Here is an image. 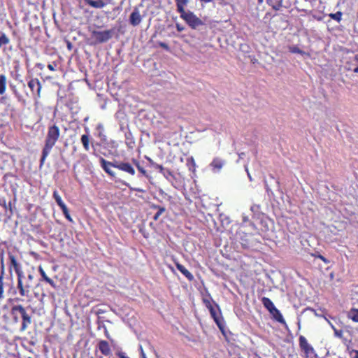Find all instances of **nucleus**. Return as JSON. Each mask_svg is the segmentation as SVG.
Masks as SVG:
<instances>
[{
  "mask_svg": "<svg viewBox=\"0 0 358 358\" xmlns=\"http://www.w3.org/2000/svg\"><path fill=\"white\" fill-rule=\"evenodd\" d=\"M60 137V129L59 127L53 124L50 126L48 129L47 136L45 140V145L42 150V155L40 160V166H43L45 161L50 154L51 150L56 144L57 141Z\"/></svg>",
  "mask_w": 358,
  "mask_h": 358,
  "instance_id": "obj_1",
  "label": "nucleus"
},
{
  "mask_svg": "<svg viewBox=\"0 0 358 358\" xmlns=\"http://www.w3.org/2000/svg\"><path fill=\"white\" fill-rule=\"evenodd\" d=\"M202 301L208 309L211 317L219 329L223 332L224 331V320L219 306L213 300L210 294L208 292L203 296Z\"/></svg>",
  "mask_w": 358,
  "mask_h": 358,
  "instance_id": "obj_2",
  "label": "nucleus"
},
{
  "mask_svg": "<svg viewBox=\"0 0 358 358\" xmlns=\"http://www.w3.org/2000/svg\"><path fill=\"white\" fill-rule=\"evenodd\" d=\"M17 289L20 295L23 297H29L34 287L35 272L34 270L27 272L26 275L22 271L17 276Z\"/></svg>",
  "mask_w": 358,
  "mask_h": 358,
  "instance_id": "obj_3",
  "label": "nucleus"
},
{
  "mask_svg": "<svg viewBox=\"0 0 358 358\" xmlns=\"http://www.w3.org/2000/svg\"><path fill=\"white\" fill-rule=\"evenodd\" d=\"M17 313L20 314L22 319L21 330L24 331L31 323V317L27 314L25 308L22 305L13 306L11 308V314L13 315V318L15 322H17L18 320V317L16 315Z\"/></svg>",
  "mask_w": 358,
  "mask_h": 358,
  "instance_id": "obj_4",
  "label": "nucleus"
},
{
  "mask_svg": "<svg viewBox=\"0 0 358 358\" xmlns=\"http://www.w3.org/2000/svg\"><path fill=\"white\" fill-rule=\"evenodd\" d=\"M91 37L94 40V43H103L113 38L114 29H107L103 31L90 30Z\"/></svg>",
  "mask_w": 358,
  "mask_h": 358,
  "instance_id": "obj_5",
  "label": "nucleus"
},
{
  "mask_svg": "<svg viewBox=\"0 0 358 358\" xmlns=\"http://www.w3.org/2000/svg\"><path fill=\"white\" fill-rule=\"evenodd\" d=\"M180 17L188 24L192 29H196L199 26L203 25V21L199 18L194 13L191 11L181 13Z\"/></svg>",
  "mask_w": 358,
  "mask_h": 358,
  "instance_id": "obj_6",
  "label": "nucleus"
},
{
  "mask_svg": "<svg viewBox=\"0 0 358 358\" xmlns=\"http://www.w3.org/2000/svg\"><path fill=\"white\" fill-rule=\"evenodd\" d=\"M29 88L31 91L34 99L41 98V92L42 85L38 78H31L27 83Z\"/></svg>",
  "mask_w": 358,
  "mask_h": 358,
  "instance_id": "obj_7",
  "label": "nucleus"
},
{
  "mask_svg": "<svg viewBox=\"0 0 358 358\" xmlns=\"http://www.w3.org/2000/svg\"><path fill=\"white\" fill-rule=\"evenodd\" d=\"M53 198L55 200L57 204L60 207L64 217L66 220H68L69 222H73V219L71 217L69 214V209L66 204L64 203V201L62 199V197L59 194L57 190H55L53 192Z\"/></svg>",
  "mask_w": 358,
  "mask_h": 358,
  "instance_id": "obj_8",
  "label": "nucleus"
},
{
  "mask_svg": "<svg viewBox=\"0 0 358 358\" xmlns=\"http://www.w3.org/2000/svg\"><path fill=\"white\" fill-rule=\"evenodd\" d=\"M101 166L104 170V171L108 173L112 178H116V173L114 171L112 170V168H116L117 162H111L106 161L103 158H101L100 159Z\"/></svg>",
  "mask_w": 358,
  "mask_h": 358,
  "instance_id": "obj_9",
  "label": "nucleus"
},
{
  "mask_svg": "<svg viewBox=\"0 0 358 358\" xmlns=\"http://www.w3.org/2000/svg\"><path fill=\"white\" fill-rule=\"evenodd\" d=\"M299 347L303 352L306 357H308L310 355L313 354L315 350L313 346H311L307 339L302 335L299 338Z\"/></svg>",
  "mask_w": 358,
  "mask_h": 358,
  "instance_id": "obj_10",
  "label": "nucleus"
},
{
  "mask_svg": "<svg viewBox=\"0 0 358 358\" xmlns=\"http://www.w3.org/2000/svg\"><path fill=\"white\" fill-rule=\"evenodd\" d=\"M8 258L10 260L9 270L10 271L13 268L17 276L22 272L21 265L17 262L16 257L11 252H8Z\"/></svg>",
  "mask_w": 358,
  "mask_h": 358,
  "instance_id": "obj_11",
  "label": "nucleus"
},
{
  "mask_svg": "<svg viewBox=\"0 0 358 358\" xmlns=\"http://www.w3.org/2000/svg\"><path fill=\"white\" fill-rule=\"evenodd\" d=\"M116 169L124 171L131 176H134L136 173L134 168L129 162H117Z\"/></svg>",
  "mask_w": 358,
  "mask_h": 358,
  "instance_id": "obj_12",
  "label": "nucleus"
},
{
  "mask_svg": "<svg viewBox=\"0 0 358 358\" xmlns=\"http://www.w3.org/2000/svg\"><path fill=\"white\" fill-rule=\"evenodd\" d=\"M97 348L102 355L110 356L111 355V348L109 343L106 340H100L98 342Z\"/></svg>",
  "mask_w": 358,
  "mask_h": 358,
  "instance_id": "obj_13",
  "label": "nucleus"
},
{
  "mask_svg": "<svg viewBox=\"0 0 358 358\" xmlns=\"http://www.w3.org/2000/svg\"><path fill=\"white\" fill-rule=\"evenodd\" d=\"M142 20V17L140 14L139 10L137 8H135L133 12L131 13L129 17V22L134 26H138Z\"/></svg>",
  "mask_w": 358,
  "mask_h": 358,
  "instance_id": "obj_14",
  "label": "nucleus"
},
{
  "mask_svg": "<svg viewBox=\"0 0 358 358\" xmlns=\"http://www.w3.org/2000/svg\"><path fill=\"white\" fill-rule=\"evenodd\" d=\"M225 164V161L220 157H215L211 162L210 166L211 169L214 172H219L224 165Z\"/></svg>",
  "mask_w": 358,
  "mask_h": 358,
  "instance_id": "obj_15",
  "label": "nucleus"
},
{
  "mask_svg": "<svg viewBox=\"0 0 358 358\" xmlns=\"http://www.w3.org/2000/svg\"><path fill=\"white\" fill-rule=\"evenodd\" d=\"M175 264L178 270H179L188 280L192 281L194 280V275L183 265L180 264L178 262H175Z\"/></svg>",
  "mask_w": 358,
  "mask_h": 358,
  "instance_id": "obj_16",
  "label": "nucleus"
},
{
  "mask_svg": "<svg viewBox=\"0 0 358 358\" xmlns=\"http://www.w3.org/2000/svg\"><path fill=\"white\" fill-rule=\"evenodd\" d=\"M270 314L272 315L273 320H276L279 323L286 325V322L280 312V310L275 307L270 312Z\"/></svg>",
  "mask_w": 358,
  "mask_h": 358,
  "instance_id": "obj_17",
  "label": "nucleus"
},
{
  "mask_svg": "<svg viewBox=\"0 0 358 358\" xmlns=\"http://www.w3.org/2000/svg\"><path fill=\"white\" fill-rule=\"evenodd\" d=\"M85 3L94 8H102L106 3L103 0H84Z\"/></svg>",
  "mask_w": 358,
  "mask_h": 358,
  "instance_id": "obj_18",
  "label": "nucleus"
},
{
  "mask_svg": "<svg viewBox=\"0 0 358 358\" xmlns=\"http://www.w3.org/2000/svg\"><path fill=\"white\" fill-rule=\"evenodd\" d=\"M38 271L43 280H45L47 283H48L54 289H57V286L56 283L46 275L45 272L44 271L41 266H39Z\"/></svg>",
  "mask_w": 358,
  "mask_h": 358,
  "instance_id": "obj_19",
  "label": "nucleus"
},
{
  "mask_svg": "<svg viewBox=\"0 0 358 358\" xmlns=\"http://www.w3.org/2000/svg\"><path fill=\"white\" fill-rule=\"evenodd\" d=\"M347 317L354 322L358 323V308H352L347 313Z\"/></svg>",
  "mask_w": 358,
  "mask_h": 358,
  "instance_id": "obj_20",
  "label": "nucleus"
},
{
  "mask_svg": "<svg viewBox=\"0 0 358 358\" xmlns=\"http://www.w3.org/2000/svg\"><path fill=\"white\" fill-rule=\"evenodd\" d=\"M10 39L6 35V34L2 33L0 35V49L3 50V52L6 51V46L9 44Z\"/></svg>",
  "mask_w": 358,
  "mask_h": 358,
  "instance_id": "obj_21",
  "label": "nucleus"
},
{
  "mask_svg": "<svg viewBox=\"0 0 358 358\" xmlns=\"http://www.w3.org/2000/svg\"><path fill=\"white\" fill-rule=\"evenodd\" d=\"M261 301L264 306L268 310L269 313L275 307L272 301L268 297L264 296L262 299Z\"/></svg>",
  "mask_w": 358,
  "mask_h": 358,
  "instance_id": "obj_22",
  "label": "nucleus"
},
{
  "mask_svg": "<svg viewBox=\"0 0 358 358\" xmlns=\"http://www.w3.org/2000/svg\"><path fill=\"white\" fill-rule=\"evenodd\" d=\"M80 141H81V143L83 145L85 150L89 151L90 150V138L89 134H86L82 135V136L80 138Z\"/></svg>",
  "mask_w": 358,
  "mask_h": 358,
  "instance_id": "obj_23",
  "label": "nucleus"
},
{
  "mask_svg": "<svg viewBox=\"0 0 358 358\" xmlns=\"http://www.w3.org/2000/svg\"><path fill=\"white\" fill-rule=\"evenodd\" d=\"M6 76L4 74L0 75V94H3L6 90Z\"/></svg>",
  "mask_w": 358,
  "mask_h": 358,
  "instance_id": "obj_24",
  "label": "nucleus"
},
{
  "mask_svg": "<svg viewBox=\"0 0 358 358\" xmlns=\"http://www.w3.org/2000/svg\"><path fill=\"white\" fill-rule=\"evenodd\" d=\"M176 1L177 11L179 13H184L185 7L188 3V0H175Z\"/></svg>",
  "mask_w": 358,
  "mask_h": 358,
  "instance_id": "obj_25",
  "label": "nucleus"
},
{
  "mask_svg": "<svg viewBox=\"0 0 358 358\" xmlns=\"http://www.w3.org/2000/svg\"><path fill=\"white\" fill-rule=\"evenodd\" d=\"M133 162L140 173H141L143 176H145L147 178H149V175L147 171L142 166H141V164L138 160L134 159Z\"/></svg>",
  "mask_w": 358,
  "mask_h": 358,
  "instance_id": "obj_26",
  "label": "nucleus"
},
{
  "mask_svg": "<svg viewBox=\"0 0 358 358\" xmlns=\"http://www.w3.org/2000/svg\"><path fill=\"white\" fill-rule=\"evenodd\" d=\"M267 3L275 10H278L282 6V2L275 0H267Z\"/></svg>",
  "mask_w": 358,
  "mask_h": 358,
  "instance_id": "obj_27",
  "label": "nucleus"
},
{
  "mask_svg": "<svg viewBox=\"0 0 358 358\" xmlns=\"http://www.w3.org/2000/svg\"><path fill=\"white\" fill-rule=\"evenodd\" d=\"M115 182H119V183H121L122 185H124L128 187L129 188V189L131 191H135V192H144V190L141 188H134V187H131L128 182H127L122 180L115 179Z\"/></svg>",
  "mask_w": 358,
  "mask_h": 358,
  "instance_id": "obj_28",
  "label": "nucleus"
},
{
  "mask_svg": "<svg viewBox=\"0 0 358 358\" xmlns=\"http://www.w3.org/2000/svg\"><path fill=\"white\" fill-rule=\"evenodd\" d=\"M331 327L334 331V336L342 341L345 338L343 336V331L342 329H336L333 324H331Z\"/></svg>",
  "mask_w": 358,
  "mask_h": 358,
  "instance_id": "obj_29",
  "label": "nucleus"
},
{
  "mask_svg": "<svg viewBox=\"0 0 358 358\" xmlns=\"http://www.w3.org/2000/svg\"><path fill=\"white\" fill-rule=\"evenodd\" d=\"M342 343L346 347L347 352H350L353 348H352V339H348L345 337L342 340Z\"/></svg>",
  "mask_w": 358,
  "mask_h": 358,
  "instance_id": "obj_30",
  "label": "nucleus"
},
{
  "mask_svg": "<svg viewBox=\"0 0 358 358\" xmlns=\"http://www.w3.org/2000/svg\"><path fill=\"white\" fill-rule=\"evenodd\" d=\"M166 211V208L164 206H162L160 208H158V210L157 213L155 214L153 219L157 221L159 218V217Z\"/></svg>",
  "mask_w": 358,
  "mask_h": 358,
  "instance_id": "obj_31",
  "label": "nucleus"
},
{
  "mask_svg": "<svg viewBox=\"0 0 358 358\" xmlns=\"http://www.w3.org/2000/svg\"><path fill=\"white\" fill-rule=\"evenodd\" d=\"M289 51L291 52V53H298V54H301V55H303L305 52L301 50L299 47H297L296 45H292V46H289Z\"/></svg>",
  "mask_w": 358,
  "mask_h": 358,
  "instance_id": "obj_32",
  "label": "nucleus"
},
{
  "mask_svg": "<svg viewBox=\"0 0 358 358\" xmlns=\"http://www.w3.org/2000/svg\"><path fill=\"white\" fill-rule=\"evenodd\" d=\"M3 275L4 273L3 272H1L0 275V299H2L3 298Z\"/></svg>",
  "mask_w": 358,
  "mask_h": 358,
  "instance_id": "obj_33",
  "label": "nucleus"
},
{
  "mask_svg": "<svg viewBox=\"0 0 358 358\" xmlns=\"http://www.w3.org/2000/svg\"><path fill=\"white\" fill-rule=\"evenodd\" d=\"M329 16L331 19L336 20L337 22H340L342 17V13L338 11L336 13H331Z\"/></svg>",
  "mask_w": 358,
  "mask_h": 358,
  "instance_id": "obj_34",
  "label": "nucleus"
},
{
  "mask_svg": "<svg viewBox=\"0 0 358 358\" xmlns=\"http://www.w3.org/2000/svg\"><path fill=\"white\" fill-rule=\"evenodd\" d=\"M149 161L150 162V163L155 169L158 170L160 173H164L165 169L162 165L156 164L153 162L151 159H149Z\"/></svg>",
  "mask_w": 358,
  "mask_h": 358,
  "instance_id": "obj_35",
  "label": "nucleus"
},
{
  "mask_svg": "<svg viewBox=\"0 0 358 358\" xmlns=\"http://www.w3.org/2000/svg\"><path fill=\"white\" fill-rule=\"evenodd\" d=\"M349 355L351 358H358V350H351L348 352Z\"/></svg>",
  "mask_w": 358,
  "mask_h": 358,
  "instance_id": "obj_36",
  "label": "nucleus"
},
{
  "mask_svg": "<svg viewBox=\"0 0 358 358\" xmlns=\"http://www.w3.org/2000/svg\"><path fill=\"white\" fill-rule=\"evenodd\" d=\"M1 268V272L4 273V262H3V251L0 252Z\"/></svg>",
  "mask_w": 358,
  "mask_h": 358,
  "instance_id": "obj_37",
  "label": "nucleus"
},
{
  "mask_svg": "<svg viewBox=\"0 0 358 358\" xmlns=\"http://www.w3.org/2000/svg\"><path fill=\"white\" fill-rule=\"evenodd\" d=\"M116 356H117L119 358H129L124 352L122 350H118L115 352Z\"/></svg>",
  "mask_w": 358,
  "mask_h": 358,
  "instance_id": "obj_38",
  "label": "nucleus"
},
{
  "mask_svg": "<svg viewBox=\"0 0 358 358\" xmlns=\"http://www.w3.org/2000/svg\"><path fill=\"white\" fill-rule=\"evenodd\" d=\"M158 45L159 47L164 48V50H166L167 51L170 50L169 46L168 45V44H166L164 42L159 41V42H158Z\"/></svg>",
  "mask_w": 358,
  "mask_h": 358,
  "instance_id": "obj_39",
  "label": "nucleus"
},
{
  "mask_svg": "<svg viewBox=\"0 0 358 358\" xmlns=\"http://www.w3.org/2000/svg\"><path fill=\"white\" fill-rule=\"evenodd\" d=\"M176 29L178 31H182L184 30V27L181 26L180 24H176Z\"/></svg>",
  "mask_w": 358,
  "mask_h": 358,
  "instance_id": "obj_40",
  "label": "nucleus"
},
{
  "mask_svg": "<svg viewBox=\"0 0 358 358\" xmlns=\"http://www.w3.org/2000/svg\"><path fill=\"white\" fill-rule=\"evenodd\" d=\"M316 257H317L318 258H320L321 260H322L324 262L327 263L328 262V261L327 260V259L322 256V255H317Z\"/></svg>",
  "mask_w": 358,
  "mask_h": 358,
  "instance_id": "obj_41",
  "label": "nucleus"
},
{
  "mask_svg": "<svg viewBox=\"0 0 358 358\" xmlns=\"http://www.w3.org/2000/svg\"><path fill=\"white\" fill-rule=\"evenodd\" d=\"M48 68L49 70L52 71H54L55 70L54 66L51 64H48Z\"/></svg>",
  "mask_w": 358,
  "mask_h": 358,
  "instance_id": "obj_42",
  "label": "nucleus"
},
{
  "mask_svg": "<svg viewBox=\"0 0 358 358\" xmlns=\"http://www.w3.org/2000/svg\"><path fill=\"white\" fill-rule=\"evenodd\" d=\"M160 207H161L160 206L155 205V204H152L150 206L151 208L156 209V210H158V208H160Z\"/></svg>",
  "mask_w": 358,
  "mask_h": 358,
  "instance_id": "obj_43",
  "label": "nucleus"
},
{
  "mask_svg": "<svg viewBox=\"0 0 358 358\" xmlns=\"http://www.w3.org/2000/svg\"><path fill=\"white\" fill-rule=\"evenodd\" d=\"M199 1L201 2H204V3H210V2H212L213 0H199Z\"/></svg>",
  "mask_w": 358,
  "mask_h": 358,
  "instance_id": "obj_44",
  "label": "nucleus"
},
{
  "mask_svg": "<svg viewBox=\"0 0 358 358\" xmlns=\"http://www.w3.org/2000/svg\"><path fill=\"white\" fill-rule=\"evenodd\" d=\"M353 72L355 73H358V66L355 67L354 69H353Z\"/></svg>",
  "mask_w": 358,
  "mask_h": 358,
  "instance_id": "obj_45",
  "label": "nucleus"
},
{
  "mask_svg": "<svg viewBox=\"0 0 358 358\" xmlns=\"http://www.w3.org/2000/svg\"><path fill=\"white\" fill-rule=\"evenodd\" d=\"M355 60L358 62V53L355 55Z\"/></svg>",
  "mask_w": 358,
  "mask_h": 358,
  "instance_id": "obj_46",
  "label": "nucleus"
},
{
  "mask_svg": "<svg viewBox=\"0 0 358 358\" xmlns=\"http://www.w3.org/2000/svg\"><path fill=\"white\" fill-rule=\"evenodd\" d=\"M106 336L107 338H109V334L108 333L107 330H106Z\"/></svg>",
  "mask_w": 358,
  "mask_h": 358,
  "instance_id": "obj_47",
  "label": "nucleus"
},
{
  "mask_svg": "<svg viewBox=\"0 0 358 358\" xmlns=\"http://www.w3.org/2000/svg\"><path fill=\"white\" fill-rule=\"evenodd\" d=\"M263 1H264V0H258L259 3H263Z\"/></svg>",
  "mask_w": 358,
  "mask_h": 358,
  "instance_id": "obj_48",
  "label": "nucleus"
},
{
  "mask_svg": "<svg viewBox=\"0 0 358 358\" xmlns=\"http://www.w3.org/2000/svg\"><path fill=\"white\" fill-rule=\"evenodd\" d=\"M306 310H312V311L314 310L313 308H308Z\"/></svg>",
  "mask_w": 358,
  "mask_h": 358,
  "instance_id": "obj_49",
  "label": "nucleus"
},
{
  "mask_svg": "<svg viewBox=\"0 0 358 358\" xmlns=\"http://www.w3.org/2000/svg\"><path fill=\"white\" fill-rule=\"evenodd\" d=\"M38 66H40V67H41V69H43V66H42V65H41V64H38Z\"/></svg>",
  "mask_w": 358,
  "mask_h": 358,
  "instance_id": "obj_50",
  "label": "nucleus"
},
{
  "mask_svg": "<svg viewBox=\"0 0 358 358\" xmlns=\"http://www.w3.org/2000/svg\"><path fill=\"white\" fill-rule=\"evenodd\" d=\"M38 66H40V67H41V69H43V66H42V65H41V64H38Z\"/></svg>",
  "mask_w": 358,
  "mask_h": 358,
  "instance_id": "obj_51",
  "label": "nucleus"
},
{
  "mask_svg": "<svg viewBox=\"0 0 358 358\" xmlns=\"http://www.w3.org/2000/svg\"><path fill=\"white\" fill-rule=\"evenodd\" d=\"M38 66H40V67H41V69H43V66H42V65H41V64H38Z\"/></svg>",
  "mask_w": 358,
  "mask_h": 358,
  "instance_id": "obj_52",
  "label": "nucleus"
},
{
  "mask_svg": "<svg viewBox=\"0 0 358 358\" xmlns=\"http://www.w3.org/2000/svg\"><path fill=\"white\" fill-rule=\"evenodd\" d=\"M167 172L171 174V171L169 170L167 171Z\"/></svg>",
  "mask_w": 358,
  "mask_h": 358,
  "instance_id": "obj_53",
  "label": "nucleus"
}]
</instances>
